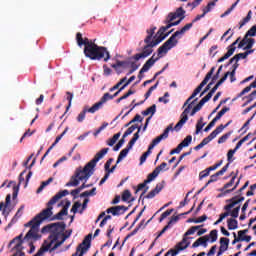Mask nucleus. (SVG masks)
Here are the masks:
<instances>
[{
    "instance_id": "f257e3e1",
    "label": "nucleus",
    "mask_w": 256,
    "mask_h": 256,
    "mask_svg": "<svg viewBox=\"0 0 256 256\" xmlns=\"http://www.w3.org/2000/svg\"><path fill=\"white\" fill-rule=\"evenodd\" d=\"M67 225L65 222H55L48 224L42 228V233H50L45 242L50 246V253L59 249L71 237L73 230H66Z\"/></svg>"
},
{
    "instance_id": "f03ea898",
    "label": "nucleus",
    "mask_w": 256,
    "mask_h": 256,
    "mask_svg": "<svg viewBox=\"0 0 256 256\" xmlns=\"http://www.w3.org/2000/svg\"><path fill=\"white\" fill-rule=\"evenodd\" d=\"M76 41L79 47L85 45L84 54L92 61H101V59H104L105 63H107L111 59V55L105 47L98 46L94 42H90L87 38L83 39V35L79 32L76 34Z\"/></svg>"
},
{
    "instance_id": "7ed1b4c3",
    "label": "nucleus",
    "mask_w": 256,
    "mask_h": 256,
    "mask_svg": "<svg viewBox=\"0 0 256 256\" xmlns=\"http://www.w3.org/2000/svg\"><path fill=\"white\" fill-rule=\"evenodd\" d=\"M53 215V206H47L41 213L36 215L31 221L25 224V227H31L26 234V239H41L39 235V227L41 223L49 219Z\"/></svg>"
},
{
    "instance_id": "20e7f679",
    "label": "nucleus",
    "mask_w": 256,
    "mask_h": 256,
    "mask_svg": "<svg viewBox=\"0 0 256 256\" xmlns=\"http://www.w3.org/2000/svg\"><path fill=\"white\" fill-rule=\"evenodd\" d=\"M193 27V23H188L180 30L176 31L162 46L158 48L159 57H163V55H167L171 49L177 47L179 44V39H183V35L187 33Z\"/></svg>"
},
{
    "instance_id": "39448f33",
    "label": "nucleus",
    "mask_w": 256,
    "mask_h": 256,
    "mask_svg": "<svg viewBox=\"0 0 256 256\" xmlns=\"http://www.w3.org/2000/svg\"><path fill=\"white\" fill-rule=\"evenodd\" d=\"M90 173L91 170L89 168L86 169V166H84V168L78 167L75 170L74 175L71 176L69 182L65 184V187H77L81 181H85V183H87L93 175Z\"/></svg>"
},
{
    "instance_id": "423d86ee",
    "label": "nucleus",
    "mask_w": 256,
    "mask_h": 256,
    "mask_svg": "<svg viewBox=\"0 0 256 256\" xmlns=\"http://www.w3.org/2000/svg\"><path fill=\"white\" fill-rule=\"evenodd\" d=\"M170 33H173V29L167 34H165V36L161 38H156L155 41L145 42L146 45L144 46L142 52L134 55L133 59H135V61H139V59H147V57H149V55L153 53V47H157L159 43H161L162 41H165V38L169 37Z\"/></svg>"
},
{
    "instance_id": "0eeeda50",
    "label": "nucleus",
    "mask_w": 256,
    "mask_h": 256,
    "mask_svg": "<svg viewBox=\"0 0 256 256\" xmlns=\"http://www.w3.org/2000/svg\"><path fill=\"white\" fill-rule=\"evenodd\" d=\"M107 153H109V148H103L100 152L96 153L95 157L88 162L85 166L86 169L90 170V175H93L95 173V167H97V163L103 159Z\"/></svg>"
},
{
    "instance_id": "6e6552de",
    "label": "nucleus",
    "mask_w": 256,
    "mask_h": 256,
    "mask_svg": "<svg viewBox=\"0 0 256 256\" xmlns=\"http://www.w3.org/2000/svg\"><path fill=\"white\" fill-rule=\"evenodd\" d=\"M195 101H197V98L194 99L192 101L191 104H189L184 111L182 112L181 116H180V121L175 125L174 127V131H181V129L183 128V125H185L187 123V121H189V113H191V109H193V105H195Z\"/></svg>"
},
{
    "instance_id": "1a4fd4ad",
    "label": "nucleus",
    "mask_w": 256,
    "mask_h": 256,
    "mask_svg": "<svg viewBox=\"0 0 256 256\" xmlns=\"http://www.w3.org/2000/svg\"><path fill=\"white\" fill-rule=\"evenodd\" d=\"M138 140H139V134L135 133L133 138L129 141L127 147L120 152L116 161V165H119V163H121V161H123L125 157L129 155V151L133 149V146L135 145V143H137Z\"/></svg>"
},
{
    "instance_id": "9d476101",
    "label": "nucleus",
    "mask_w": 256,
    "mask_h": 256,
    "mask_svg": "<svg viewBox=\"0 0 256 256\" xmlns=\"http://www.w3.org/2000/svg\"><path fill=\"white\" fill-rule=\"evenodd\" d=\"M243 201H245V197L243 196H234L231 199L226 200L227 204L226 206H224V209L226 212L222 213L224 214V217L227 218L229 217V215H231V210L233 209V207H235L236 205H239V203H243Z\"/></svg>"
},
{
    "instance_id": "9b49d317",
    "label": "nucleus",
    "mask_w": 256,
    "mask_h": 256,
    "mask_svg": "<svg viewBox=\"0 0 256 256\" xmlns=\"http://www.w3.org/2000/svg\"><path fill=\"white\" fill-rule=\"evenodd\" d=\"M93 235L88 234L84 240L82 241V243H80L77 247V253H79L78 256H83L85 253H87L89 251V249L91 248V239H92Z\"/></svg>"
},
{
    "instance_id": "f8f14e48",
    "label": "nucleus",
    "mask_w": 256,
    "mask_h": 256,
    "mask_svg": "<svg viewBox=\"0 0 256 256\" xmlns=\"http://www.w3.org/2000/svg\"><path fill=\"white\" fill-rule=\"evenodd\" d=\"M169 131H173V124H170L160 136L156 137L152 141L149 145L150 149H155L156 145H159L160 141L167 139L169 137Z\"/></svg>"
},
{
    "instance_id": "ddd939ff",
    "label": "nucleus",
    "mask_w": 256,
    "mask_h": 256,
    "mask_svg": "<svg viewBox=\"0 0 256 256\" xmlns=\"http://www.w3.org/2000/svg\"><path fill=\"white\" fill-rule=\"evenodd\" d=\"M113 99H115V96L105 93L100 101L91 107L90 112L99 111L103 107L104 103H107V101H111Z\"/></svg>"
},
{
    "instance_id": "4468645a",
    "label": "nucleus",
    "mask_w": 256,
    "mask_h": 256,
    "mask_svg": "<svg viewBox=\"0 0 256 256\" xmlns=\"http://www.w3.org/2000/svg\"><path fill=\"white\" fill-rule=\"evenodd\" d=\"M159 59H161V57H156L155 58V54L152 55V57L150 59H148L145 64L143 65V67L140 69L139 74H143V73H147V71H149V69H151V67H153L155 65V63H157V61H159Z\"/></svg>"
},
{
    "instance_id": "2eb2a0df",
    "label": "nucleus",
    "mask_w": 256,
    "mask_h": 256,
    "mask_svg": "<svg viewBox=\"0 0 256 256\" xmlns=\"http://www.w3.org/2000/svg\"><path fill=\"white\" fill-rule=\"evenodd\" d=\"M127 207L125 206H113L106 210V213H111L114 217H119V215H123L127 211Z\"/></svg>"
},
{
    "instance_id": "dca6fc26",
    "label": "nucleus",
    "mask_w": 256,
    "mask_h": 256,
    "mask_svg": "<svg viewBox=\"0 0 256 256\" xmlns=\"http://www.w3.org/2000/svg\"><path fill=\"white\" fill-rule=\"evenodd\" d=\"M67 195H69V190H62L58 192L49 200V202L47 203V207H53V205H55V203H57L59 199H63V197H67Z\"/></svg>"
},
{
    "instance_id": "f3484780",
    "label": "nucleus",
    "mask_w": 256,
    "mask_h": 256,
    "mask_svg": "<svg viewBox=\"0 0 256 256\" xmlns=\"http://www.w3.org/2000/svg\"><path fill=\"white\" fill-rule=\"evenodd\" d=\"M219 133H223V126H218L208 137L204 138L201 143L204 146L208 145V143H211V141H213V139H215Z\"/></svg>"
},
{
    "instance_id": "a211bd4d",
    "label": "nucleus",
    "mask_w": 256,
    "mask_h": 256,
    "mask_svg": "<svg viewBox=\"0 0 256 256\" xmlns=\"http://www.w3.org/2000/svg\"><path fill=\"white\" fill-rule=\"evenodd\" d=\"M207 85L205 82H201L199 86L194 90L192 95L185 101L183 107H189L193 102H191L192 99H195L199 93H201V90L204 88V86Z\"/></svg>"
},
{
    "instance_id": "6ab92c4d",
    "label": "nucleus",
    "mask_w": 256,
    "mask_h": 256,
    "mask_svg": "<svg viewBox=\"0 0 256 256\" xmlns=\"http://www.w3.org/2000/svg\"><path fill=\"white\" fill-rule=\"evenodd\" d=\"M246 45V47H245ZM253 45H255V39L244 36L242 41L238 44V49H253Z\"/></svg>"
},
{
    "instance_id": "aec40b11",
    "label": "nucleus",
    "mask_w": 256,
    "mask_h": 256,
    "mask_svg": "<svg viewBox=\"0 0 256 256\" xmlns=\"http://www.w3.org/2000/svg\"><path fill=\"white\" fill-rule=\"evenodd\" d=\"M207 241H209V235L200 237L192 244V248L195 249L197 247H200V245H202L203 247H207Z\"/></svg>"
},
{
    "instance_id": "412c9836",
    "label": "nucleus",
    "mask_w": 256,
    "mask_h": 256,
    "mask_svg": "<svg viewBox=\"0 0 256 256\" xmlns=\"http://www.w3.org/2000/svg\"><path fill=\"white\" fill-rule=\"evenodd\" d=\"M87 113H97V111L91 112V108H88L87 106L84 107L83 111H81L77 117V121L78 123H83V121H85V117L87 115Z\"/></svg>"
},
{
    "instance_id": "4be33fe9",
    "label": "nucleus",
    "mask_w": 256,
    "mask_h": 256,
    "mask_svg": "<svg viewBox=\"0 0 256 256\" xmlns=\"http://www.w3.org/2000/svg\"><path fill=\"white\" fill-rule=\"evenodd\" d=\"M156 30H157V27H152V28H150V29H148L146 31V33H148V35L144 39V43L153 42V41H155V39H157V38L154 37V40H152L153 39V35H155V31Z\"/></svg>"
},
{
    "instance_id": "5701e85b",
    "label": "nucleus",
    "mask_w": 256,
    "mask_h": 256,
    "mask_svg": "<svg viewBox=\"0 0 256 256\" xmlns=\"http://www.w3.org/2000/svg\"><path fill=\"white\" fill-rule=\"evenodd\" d=\"M227 224H228L229 231H235V229L239 227V222L234 218H229L227 220Z\"/></svg>"
},
{
    "instance_id": "b1692460",
    "label": "nucleus",
    "mask_w": 256,
    "mask_h": 256,
    "mask_svg": "<svg viewBox=\"0 0 256 256\" xmlns=\"http://www.w3.org/2000/svg\"><path fill=\"white\" fill-rule=\"evenodd\" d=\"M240 59H247V54L244 52V53H239V54H236L234 57H232L230 60H229V63L228 65H231L233 63H239V60Z\"/></svg>"
},
{
    "instance_id": "393cba45",
    "label": "nucleus",
    "mask_w": 256,
    "mask_h": 256,
    "mask_svg": "<svg viewBox=\"0 0 256 256\" xmlns=\"http://www.w3.org/2000/svg\"><path fill=\"white\" fill-rule=\"evenodd\" d=\"M189 247V242H187V238H183L181 242H179L175 249H178V251H185Z\"/></svg>"
},
{
    "instance_id": "a878e982",
    "label": "nucleus",
    "mask_w": 256,
    "mask_h": 256,
    "mask_svg": "<svg viewBox=\"0 0 256 256\" xmlns=\"http://www.w3.org/2000/svg\"><path fill=\"white\" fill-rule=\"evenodd\" d=\"M155 113H157V105L155 104L149 107L147 110L142 111V115H144V117H147V115H151L150 117H153Z\"/></svg>"
},
{
    "instance_id": "bb28decb",
    "label": "nucleus",
    "mask_w": 256,
    "mask_h": 256,
    "mask_svg": "<svg viewBox=\"0 0 256 256\" xmlns=\"http://www.w3.org/2000/svg\"><path fill=\"white\" fill-rule=\"evenodd\" d=\"M252 15H253V12L250 10L247 16L242 21L239 22V29H242L243 27H245V25H247V23L251 21Z\"/></svg>"
},
{
    "instance_id": "cd10ccee",
    "label": "nucleus",
    "mask_w": 256,
    "mask_h": 256,
    "mask_svg": "<svg viewBox=\"0 0 256 256\" xmlns=\"http://www.w3.org/2000/svg\"><path fill=\"white\" fill-rule=\"evenodd\" d=\"M147 184L148 183H145V180H144V183L139 184L137 190L135 191V193H139V191H142V189H144V191L140 195V199L141 197H143V195H145V193H147V191H149V186H147Z\"/></svg>"
},
{
    "instance_id": "c85d7f7f",
    "label": "nucleus",
    "mask_w": 256,
    "mask_h": 256,
    "mask_svg": "<svg viewBox=\"0 0 256 256\" xmlns=\"http://www.w3.org/2000/svg\"><path fill=\"white\" fill-rule=\"evenodd\" d=\"M119 137H121V132L116 133L112 138H110L107 141V145H109V147H113V145H115L117 141H119Z\"/></svg>"
},
{
    "instance_id": "c756f323",
    "label": "nucleus",
    "mask_w": 256,
    "mask_h": 256,
    "mask_svg": "<svg viewBox=\"0 0 256 256\" xmlns=\"http://www.w3.org/2000/svg\"><path fill=\"white\" fill-rule=\"evenodd\" d=\"M227 77H229V73H225V75L216 83V85L211 89V91H213V93H215L217 91V89H219V87H221V84L224 81H227Z\"/></svg>"
},
{
    "instance_id": "7c9ffc66",
    "label": "nucleus",
    "mask_w": 256,
    "mask_h": 256,
    "mask_svg": "<svg viewBox=\"0 0 256 256\" xmlns=\"http://www.w3.org/2000/svg\"><path fill=\"white\" fill-rule=\"evenodd\" d=\"M50 183H53V177H50L48 180L43 181L40 185V187L37 189L36 193H41L43 189L47 187V185H50Z\"/></svg>"
},
{
    "instance_id": "2f4dec72",
    "label": "nucleus",
    "mask_w": 256,
    "mask_h": 256,
    "mask_svg": "<svg viewBox=\"0 0 256 256\" xmlns=\"http://www.w3.org/2000/svg\"><path fill=\"white\" fill-rule=\"evenodd\" d=\"M220 249H224V251L229 249V238H220Z\"/></svg>"
},
{
    "instance_id": "473e14b6",
    "label": "nucleus",
    "mask_w": 256,
    "mask_h": 256,
    "mask_svg": "<svg viewBox=\"0 0 256 256\" xmlns=\"http://www.w3.org/2000/svg\"><path fill=\"white\" fill-rule=\"evenodd\" d=\"M205 221H207V215H202L201 217L196 218V219L195 218H189L187 220V223H203Z\"/></svg>"
},
{
    "instance_id": "72a5a7b5",
    "label": "nucleus",
    "mask_w": 256,
    "mask_h": 256,
    "mask_svg": "<svg viewBox=\"0 0 256 256\" xmlns=\"http://www.w3.org/2000/svg\"><path fill=\"white\" fill-rule=\"evenodd\" d=\"M233 53H235V48L228 49L227 53L223 57L218 59V63H223V61H227V59H229V57H231Z\"/></svg>"
},
{
    "instance_id": "f704fd0d",
    "label": "nucleus",
    "mask_w": 256,
    "mask_h": 256,
    "mask_svg": "<svg viewBox=\"0 0 256 256\" xmlns=\"http://www.w3.org/2000/svg\"><path fill=\"white\" fill-rule=\"evenodd\" d=\"M11 185H14V186H13V194H12V197H13V199H17V195H19V186L15 185V182H14V181H10V182L7 184V187H11Z\"/></svg>"
},
{
    "instance_id": "c9c22d12",
    "label": "nucleus",
    "mask_w": 256,
    "mask_h": 256,
    "mask_svg": "<svg viewBox=\"0 0 256 256\" xmlns=\"http://www.w3.org/2000/svg\"><path fill=\"white\" fill-rule=\"evenodd\" d=\"M191 141H193V136L188 135L179 145L183 149V147H189V145H191Z\"/></svg>"
},
{
    "instance_id": "e433bc0d",
    "label": "nucleus",
    "mask_w": 256,
    "mask_h": 256,
    "mask_svg": "<svg viewBox=\"0 0 256 256\" xmlns=\"http://www.w3.org/2000/svg\"><path fill=\"white\" fill-rule=\"evenodd\" d=\"M235 179H237V177L233 176L228 183H226L222 188L219 189V191H225L228 190L229 187H233V185H235Z\"/></svg>"
},
{
    "instance_id": "4c0bfd02",
    "label": "nucleus",
    "mask_w": 256,
    "mask_h": 256,
    "mask_svg": "<svg viewBox=\"0 0 256 256\" xmlns=\"http://www.w3.org/2000/svg\"><path fill=\"white\" fill-rule=\"evenodd\" d=\"M199 229H201V226H192L185 232L184 237H189V235H195V232L199 231Z\"/></svg>"
},
{
    "instance_id": "58836bf2",
    "label": "nucleus",
    "mask_w": 256,
    "mask_h": 256,
    "mask_svg": "<svg viewBox=\"0 0 256 256\" xmlns=\"http://www.w3.org/2000/svg\"><path fill=\"white\" fill-rule=\"evenodd\" d=\"M67 131H69V128H65V130L62 132V134L59 135V136L55 139L54 143L50 146V149H53V147H55V145H57V143H59V141H60L61 139H63V137H65V135L67 134Z\"/></svg>"
},
{
    "instance_id": "ea45409f",
    "label": "nucleus",
    "mask_w": 256,
    "mask_h": 256,
    "mask_svg": "<svg viewBox=\"0 0 256 256\" xmlns=\"http://www.w3.org/2000/svg\"><path fill=\"white\" fill-rule=\"evenodd\" d=\"M204 125H206V124L203 123V117H200V119L198 120V122L196 124V131H195L196 135H199V133H201V129H203Z\"/></svg>"
},
{
    "instance_id": "a19ab883",
    "label": "nucleus",
    "mask_w": 256,
    "mask_h": 256,
    "mask_svg": "<svg viewBox=\"0 0 256 256\" xmlns=\"http://www.w3.org/2000/svg\"><path fill=\"white\" fill-rule=\"evenodd\" d=\"M65 215H68V212L66 211V209H62L54 216L53 219H56L57 221H63V217H65Z\"/></svg>"
},
{
    "instance_id": "79ce46f5",
    "label": "nucleus",
    "mask_w": 256,
    "mask_h": 256,
    "mask_svg": "<svg viewBox=\"0 0 256 256\" xmlns=\"http://www.w3.org/2000/svg\"><path fill=\"white\" fill-rule=\"evenodd\" d=\"M168 29H171V26H169V24H167L166 26L160 27V29L158 30V33H157V35H159V37H157V39H161V37H165L164 33Z\"/></svg>"
},
{
    "instance_id": "37998d69",
    "label": "nucleus",
    "mask_w": 256,
    "mask_h": 256,
    "mask_svg": "<svg viewBox=\"0 0 256 256\" xmlns=\"http://www.w3.org/2000/svg\"><path fill=\"white\" fill-rule=\"evenodd\" d=\"M153 149H150V146L148 147V150L140 157V165H143L147 161V158L149 155H151V151Z\"/></svg>"
},
{
    "instance_id": "c03bdc74",
    "label": "nucleus",
    "mask_w": 256,
    "mask_h": 256,
    "mask_svg": "<svg viewBox=\"0 0 256 256\" xmlns=\"http://www.w3.org/2000/svg\"><path fill=\"white\" fill-rule=\"evenodd\" d=\"M131 95H135V90H129L126 94H124L123 96H121L120 98H118L116 100L117 103H121V101L127 99L128 97H131Z\"/></svg>"
},
{
    "instance_id": "a18cd8bd",
    "label": "nucleus",
    "mask_w": 256,
    "mask_h": 256,
    "mask_svg": "<svg viewBox=\"0 0 256 256\" xmlns=\"http://www.w3.org/2000/svg\"><path fill=\"white\" fill-rule=\"evenodd\" d=\"M213 73H215V67H212L210 69V71L206 74V76L202 82L207 85V83H209V80L211 79V77H213Z\"/></svg>"
},
{
    "instance_id": "49530a36",
    "label": "nucleus",
    "mask_w": 256,
    "mask_h": 256,
    "mask_svg": "<svg viewBox=\"0 0 256 256\" xmlns=\"http://www.w3.org/2000/svg\"><path fill=\"white\" fill-rule=\"evenodd\" d=\"M156 177H159V174L154 169V171L148 175L147 179L145 180V183H151V181H154Z\"/></svg>"
},
{
    "instance_id": "de8ad7c7",
    "label": "nucleus",
    "mask_w": 256,
    "mask_h": 256,
    "mask_svg": "<svg viewBox=\"0 0 256 256\" xmlns=\"http://www.w3.org/2000/svg\"><path fill=\"white\" fill-rule=\"evenodd\" d=\"M213 7H215V2H209L207 6L202 9L203 14L211 13Z\"/></svg>"
},
{
    "instance_id": "09e8293b",
    "label": "nucleus",
    "mask_w": 256,
    "mask_h": 256,
    "mask_svg": "<svg viewBox=\"0 0 256 256\" xmlns=\"http://www.w3.org/2000/svg\"><path fill=\"white\" fill-rule=\"evenodd\" d=\"M229 111H230V108L225 106L220 112H218V114L214 118L215 121H219V119H221V117H223V115H225V113H227Z\"/></svg>"
},
{
    "instance_id": "8fccbe9b",
    "label": "nucleus",
    "mask_w": 256,
    "mask_h": 256,
    "mask_svg": "<svg viewBox=\"0 0 256 256\" xmlns=\"http://www.w3.org/2000/svg\"><path fill=\"white\" fill-rule=\"evenodd\" d=\"M135 129H137V125H132V126H130L126 131H125V133L123 134V139H126V137H129V135H131L134 131H135Z\"/></svg>"
},
{
    "instance_id": "3c124183",
    "label": "nucleus",
    "mask_w": 256,
    "mask_h": 256,
    "mask_svg": "<svg viewBox=\"0 0 256 256\" xmlns=\"http://www.w3.org/2000/svg\"><path fill=\"white\" fill-rule=\"evenodd\" d=\"M239 211H241V205H238L232 211L230 210V216H232L233 219H237V217H239Z\"/></svg>"
},
{
    "instance_id": "603ef678",
    "label": "nucleus",
    "mask_w": 256,
    "mask_h": 256,
    "mask_svg": "<svg viewBox=\"0 0 256 256\" xmlns=\"http://www.w3.org/2000/svg\"><path fill=\"white\" fill-rule=\"evenodd\" d=\"M213 95H215V92H213L212 90H210V92L200 100V103L204 104L207 103L208 101L211 100V97H213Z\"/></svg>"
},
{
    "instance_id": "864d4df0",
    "label": "nucleus",
    "mask_w": 256,
    "mask_h": 256,
    "mask_svg": "<svg viewBox=\"0 0 256 256\" xmlns=\"http://www.w3.org/2000/svg\"><path fill=\"white\" fill-rule=\"evenodd\" d=\"M233 132H227L226 134L222 135L219 139H218V144L221 145L222 143H225V141H227V139H229V137H231V134Z\"/></svg>"
},
{
    "instance_id": "5fc2aeb1",
    "label": "nucleus",
    "mask_w": 256,
    "mask_h": 256,
    "mask_svg": "<svg viewBox=\"0 0 256 256\" xmlns=\"http://www.w3.org/2000/svg\"><path fill=\"white\" fill-rule=\"evenodd\" d=\"M158 85H159V82H156V84H154L149 88V90L145 94V99H149V97H151V94L153 93V91H155V89H157Z\"/></svg>"
},
{
    "instance_id": "6e6d98bb",
    "label": "nucleus",
    "mask_w": 256,
    "mask_h": 256,
    "mask_svg": "<svg viewBox=\"0 0 256 256\" xmlns=\"http://www.w3.org/2000/svg\"><path fill=\"white\" fill-rule=\"evenodd\" d=\"M125 145V138H122L119 140V142L113 147V151H119Z\"/></svg>"
},
{
    "instance_id": "4d7b16f0",
    "label": "nucleus",
    "mask_w": 256,
    "mask_h": 256,
    "mask_svg": "<svg viewBox=\"0 0 256 256\" xmlns=\"http://www.w3.org/2000/svg\"><path fill=\"white\" fill-rule=\"evenodd\" d=\"M66 95L67 96V101H68V106L66 107V110L69 111V109H71V104H72V101H73V93L71 92H66Z\"/></svg>"
},
{
    "instance_id": "13d9d810",
    "label": "nucleus",
    "mask_w": 256,
    "mask_h": 256,
    "mask_svg": "<svg viewBox=\"0 0 256 256\" xmlns=\"http://www.w3.org/2000/svg\"><path fill=\"white\" fill-rule=\"evenodd\" d=\"M176 18H177V14L175 12H171L168 14L165 23H168V24L172 23V21H175Z\"/></svg>"
},
{
    "instance_id": "bf43d9fd",
    "label": "nucleus",
    "mask_w": 256,
    "mask_h": 256,
    "mask_svg": "<svg viewBox=\"0 0 256 256\" xmlns=\"http://www.w3.org/2000/svg\"><path fill=\"white\" fill-rule=\"evenodd\" d=\"M133 81H135V76H131L128 81L120 87V91H124L127 87H129V85H131V83H133Z\"/></svg>"
},
{
    "instance_id": "052dcab7",
    "label": "nucleus",
    "mask_w": 256,
    "mask_h": 256,
    "mask_svg": "<svg viewBox=\"0 0 256 256\" xmlns=\"http://www.w3.org/2000/svg\"><path fill=\"white\" fill-rule=\"evenodd\" d=\"M256 36V27L252 26L245 34V37H255Z\"/></svg>"
},
{
    "instance_id": "680f3d73",
    "label": "nucleus",
    "mask_w": 256,
    "mask_h": 256,
    "mask_svg": "<svg viewBox=\"0 0 256 256\" xmlns=\"http://www.w3.org/2000/svg\"><path fill=\"white\" fill-rule=\"evenodd\" d=\"M109 126V123L104 122L101 127H99V129L96 130V132L94 133V137H97V135H99V133H101V131H104V129H107V127Z\"/></svg>"
},
{
    "instance_id": "e2e57ef3",
    "label": "nucleus",
    "mask_w": 256,
    "mask_h": 256,
    "mask_svg": "<svg viewBox=\"0 0 256 256\" xmlns=\"http://www.w3.org/2000/svg\"><path fill=\"white\" fill-rule=\"evenodd\" d=\"M174 14H176V17H183V19H185V11L183 10V7H179L176 12H174Z\"/></svg>"
},
{
    "instance_id": "0e129e2a",
    "label": "nucleus",
    "mask_w": 256,
    "mask_h": 256,
    "mask_svg": "<svg viewBox=\"0 0 256 256\" xmlns=\"http://www.w3.org/2000/svg\"><path fill=\"white\" fill-rule=\"evenodd\" d=\"M164 187H165V181H162L156 185L154 190L159 194L161 193V191H163Z\"/></svg>"
},
{
    "instance_id": "69168bd1",
    "label": "nucleus",
    "mask_w": 256,
    "mask_h": 256,
    "mask_svg": "<svg viewBox=\"0 0 256 256\" xmlns=\"http://www.w3.org/2000/svg\"><path fill=\"white\" fill-rule=\"evenodd\" d=\"M128 199H131V191L125 190L122 194V201H127Z\"/></svg>"
},
{
    "instance_id": "338daca9",
    "label": "nucleus",
    "mask_w": 256,
    "mask_h": 256,
    "mask_svg": "<svg viewBox=\"0 0 256 256\" xmlns=\"http://www.w3.org/2000/svg\"><path fill=\"white\" fill-rule=\"evenodd\" d=\"M80 207H81V202H75L71 208V212L74 214L77 213Z\"/></svg>"
},
{
    "instance_id": "774afa93",
    "label": "nucleus",
    "mask_w": 256,
    "mask_h": 256,
    "mask_svg": "<svg viewBox=\"0 0 256 256\" xmlns=\"http://www.w3.org/2000/svg\"><path fill=\"white\" fill-rule=\"evenodd\" d=\"M217 233H218L217 230H212L210 232L211 243H215V241H217V237H218Z\"/></svg>"
}]
</instances>
